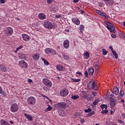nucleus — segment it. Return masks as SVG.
I'll return each instance as SVG.
<instances>
[{"mask_svg":"<svg viewBox=\"0 0 125 125\" xmlns=\"http://www.w3.org/2000/svg\"><path fill=\"white\" fill-rule=\"evenodd\" d=\"M66 105H67V104L64 102L59 103L55 105L56 107L58 109V110H61L60 116L62 117H65V116H66V114H65L63 111V110L66 108Z\"/></svg>","mask_w":125,"mask_h":125,"instance_id":"1","label":"nucleus"},{"mask_svg":"<svg viewBox=\"0 0 125 125\" xmlns=\"http://www.w3.org/2000/svg\"><path fill=\"white\" fill-rule=\"evenodd\" d=\"M87 85L89 89H94V90H98V86L95 84V81H94L93 79H92L89 82Z\"/></svg>","mask_w":125,"mask_h":125,"instance_id":"2","label":"nucleus"},{"mask_svg":"<svg viewBox=\"0 0 125 125\" xmlns=\"http://www.w3.org/2000/svg\"><path fill=\"white\" fill-rule=\"evenodd\" d=\"M19 110V106L17 104H13L10 106V111L12 113H16Z\"/></svg>","mask_w":125,"mask_h":125,"instance_id":"3","label":"nucleus"},{"mask_svg":"<svg viewBox=\"0 0 125 125\" xmlns=\"http://www.w3.org/2000/svg\"><path fill=\"white\" fill-rule=\"evenodd\" d=\"M27 103L31 106L36 104V98L33 96L29 97L27 99Z\"/></svg>","mask_w":125,"mask_h":125,"instance_id":"4","label":"nucleus"},{"mask_svg":"<svg viewBox=\"0 0 125 125\" xmlns=\"http://www.w3.org/2000/svg\"><path fill=\"white\" fill-rule=\"evenodd\" d=\"M43 84L47 87H51L52 86V82L50 80L47 79V78H43L42 81Z\"/></svg>","mask_w":125,"mask_h":125,"instance_id":"5","label":"nucleus"},{"mask_svg":"<svg viewBox=\"0 0 125 125\" xmlns=\"http://www.w3.org/2000/svg\"><path fill=\"white\" fill-rule=\"evenodd\" d=\"M44 52L46 54H51V55H55L56 54V51L50 48H46L44 49Z\"/></svg>","mask_w":125,"mask_h":125,"instance_id":"6","label":"nucleus"},{"mask_svg":"<svg viewBox=\"0 0 125 125\" xmlns=\"http://www.w3.org/2000/svg\"><path fill=\"white\" fill-rule=\"evenodd\" d=\"M5 36H11L13 34V29L10 27H7L4 30Z\"/></svg>","mask_w":125,"mask_h":125,"instance_id":"7","label":"nucleus"},{"mask_svg":"<svg viewBox=\"0 0 125 125\" xmlns=\"http://www.w3.org/2000/svg\"><path fill=\"white\" fill-rule=\"evenodd\" d=\"M60 93L63 97H66L68 94H69V91L68 89L64 88H62L60 92Z\"/></svg>","mask_w":125,"mask_h":125,"instance_id":"8","label":"nucleus"},{"mask_svg":"<svg viewBox=\"0 0 125 125\" xmlns=\"http://www.w3.org/2000/svg\"><path fill=\"white\" fill-rule=\"evenodd\" d=\"M101 108L103 110L101 112L102 114H107L108 113V106L107 104H103L101 105Z\"/></svg>","mask_w":125,"mask_h":125,"instance_id":"9","label":"nucleus"},{"mask_svg":"<svg viewBox=\"0 0 125 125\" xmlns=\"http://www.w3.org/2000/svg\"><path fill=\"white\" fill-rule=\"evenodd\" d=\"M19 65L21 68L27 69L28 68V63L24 61H21L19 62Z\"/></svg>","mask_w":125,"mask_h":125,"instance_id":"10","label":"nucleus"},{"mask_svg":"<svg viewBox=\"0 0 125 125\" xmlns=\"http://www.w3.org/2000/svg\"><path fill=\"white\" fill-rule=\"evenodd\" d=\"M44 26L46 29H52V28H53L52 23L48 21H45L44 22Z\"/></svg>","mask_w":125,"mask_h":125,"instance_id":"11","label":"nucleus"},{"mask_svg":"<svg viewBox=\"0 0 125 125\" xmlns=\"http://www.w3.org/2000/svg\"><path fill=\"white\" fill-rule=\"evenodd\" d=\"M72 22L73 23L75 24V25H77V26H79L80 24L81 23V21H80V20L77 18H74L71 19Z\"/></svg>","mask_w":125,"mask_h":125,"instance_id":"12","label":"nucleus"},{"mask_svg":"<svg viewBox=\"0 0 125 125\" xmlns=\"http://www.w3.org/2000/svg\"><path fill=\"white\" fill-rule=\"evenodd\" d=\"M38 18L40 20H45L46 19V16L44 13H40L38 14Z\"/></svg>","mask_w":125,"mask_h":125,"instance_id":"13","label":"nucleus"},{"mask_svg":"<svg viewBox=\"0 0 125 125\" xmlns=\"http://www.w3.org/2000/svg\"><path fill=\"white\" fill-rule=\"evenodd\" d=\"M21 37L23 40V41H24V42H28V41L30 40V36L25 34H22L21 35Z\"/></svg>","mask_w":125,"mask_h":125,"instance_id":"14","label":"nucleus"},{"mask_svg":"<svg viewBox=\"0 0 125 125\" xmlns=\"http://www.w3.org/2000/svg\"><path fill=\"white\" fill-rule=\"evenodd\" d=\"M63 46L66 49L69 48V46H70V41L68 40L64 41L63 42Z\"/></svg>","mask_w":125,"mask_h":125,"instance_id":"15","label":"nucleus"},{"mask_svg":"<svg viewBox=\"0 0 125 125\" xmlns=\"http://www.w3.org/2000/svg\"><path fill=\"white\" fill-rule=\"evenodd\" d=\"M106 28L111 33H113V34H115V33H116V30H115V27L113 24L110 26H106Z\"/></svg>","mask_w":125,"mask_h":125,"instance_id":"16","label":"nucleus"},{"mask_svg":"<svg viewBox=\"0 0 125 125\" xmlns=\"http://www.w3.org/2000/svg\"><path fill=\"white\" fill-rule=\"evenodd\" d=\"M0 69L1 71L2 72H7V68L6 67V66L5 65H3V64H0Z\"/></svg>","mask_w":125,"mask_h":125,"instance_id":"17","label":"nucleus"},{"mask_svg":"<svg viewBox=\"0 0 125 125\" xmlns=\"http://www.w3.org/2000/svg\"><path fill=\"white\" fill-rule=\"evenodd\" d=\"M62 56L64 60H69V59H70V57H69L67 53H62Z\"/></svg>","mask_w":125,"mask_h":125,"instance_id":"18","label":"nucleus"},{"mask_svg":"<svg viewBox=\"0 0 125 125\" xmlns=\"http://www.w3.org/2000/svg\"><path fill=\"white\" fill-rule=\"evenodd\" d=\"M56 68L58 71H65V68L61 64H58L56 66Z\"/></svg>","mask_w":125,"mask_h":125,"instance_id":"19","label":"nucleus"},{"mask_svg":"<svg viewBox=\"0 0 125 125\" xmlns=\"http://www.w3.org/2000/svg\"><path fill=\"white\" fill-rule=\"evenodd\" d=\"M0 94L3 96V97H6V93L2 90V88L0 86Z\"/></svg>","mask_w":125,"mask_h":125,"instance_id":"20","label":"nucleus"},{"mask_svg":"<svg viewBox=\"0 0 125 125\" xmlns=\"http://www.w3.org/2000/svg\"><path fill=\"white\" fill-rule=\"evenodd\" d=\"M0 123L1 125H10L7 121L4 119H1L0 121Z\"/></svg>","mask_w":125,"mask_h":125,"instance_id":"21","label":"nucleus"},{"mask_svg":"<svg viewBox=\"0 0 125 125\" xmlns=\"http://www.w3.org/2000/svg\"><path fill=\"white\" fill-rule=\"evenodd\" d=\"M113 91L115 95H119V88H118V87L114 86L113 88Z\"/></svg>","mask_w":125,"mask_h":125,"instance_id":"22","label":"nucleus"},{"mask_svg":"<svg viewBox=\"0 0 125 125\" xmlns=\"http://www.w3.org/2000/svg\"><path fill=\"white\" fill-rule=\"evenodd\" d=\"M24 116H25V117L27 119V120H29V121H33V117L30 116V115L27 114V113H24Z\"/></svg>","mask_w":125,"mask_h":125,"instance_id":"23","label":"nucleus"},{"mask_svg":"<svg viewBox=\"0 0 125 125\" xmlns=\"http://www.w3.org/2000/svg\"><path fill=\"white\" fill-rule=\"evenodd\" d=\"M19 57L20 58V59H23V60H26V54H20L19 55Z\"/></svg>","mask_w":125,"mask_h":125,"instance_id":"24","label":"nucleus"},{"mask_svg":"<svg viewBox=\"0 0 125 125\" xmlns=\"http://www.w3.org/2000/svg\"><path fill=\"white\" fill-rule=\"evenodd\" d=\"M33 59L34 60H39L40 59V54L39 53H36L33 56Z\"/></svg>","mask_w":125,"mask_h":125,"instance_id":"25","label":"nucleus"},{"mask_svg":"<svg viewBox=\"0 0 125 125\" xmlns=\"http://www.w3.org/2000/svg\"><path fill=\"white\" fill-rule=\"evenodd\" d=\"M41 59L42 60V61H43V62H44V65H45L46 66H48V65H49V62H48V61H47V60H45V59L43 58H41Z\"/></svg>","mask_w":125,"mask_h":125,"instance_id":"26","label":"nucleus"},{"mask_svg":"<svg viewBox=\"0 0 125 125\" xmlns=\"http://www.w3.org/2000/svg\"><path fill=\"white\" fill-rule=\"evenodd\" d=\"M88 72L90 76H92V75H93V73H94V69L92 67L89 68Z\"/></svg>","mask_w":125,"mask_h":125,"instance_id":"27","label":"nucleus"},{"mask_svg":"<svg viewBox=\"0 0 125 125\" xmlns=\"http://www.w3.org/2000/svg\"><path fill=\"white\" fill-rule=\"evenodd\" d=\"M51 110H52V106H50V105H48V107L45 109V112H49Z\"/></svg>","mask_w":125,"mask_h":125,"instance_id":"28","label":"nucleus"},{"mask_svg":"<svg viewBox=\"0 0 125 125\" xmlns=\"http://www.w3.org/2000/svg\"><path fill=\"white\" fill-rule=\"evenodd\" d=\"M84 59H88L89 58V53L86 52L84 53Z\"/></svg>","mask_w":125,"mask_h":125,"instance_id":"29","label":"nucleus"},{"mask_svg":"<svg viewBox=\"0 0 125 125\" xmlns=\"http://www.w3.org/2000/svg\"><path fill=\"white\" fill-rule=\"evenodd\" d=\"M84 30V26H83V25H80L79 27V30L80 31L81 33H83Z\"/></svg>","mask_w":125,"mask_h":125,"instance_id":"30","label":"nucleus"},{"mask_svg":"<svg viewBox=\"0 0 125 125\" xmlns=\"http://www.w3.org/2000/svg\"><path fill=\"white\" fill-rule=\"evenodd\" d=\"M95 114V112L94 111H90L89 113H88L86 115L87 117H91V116H93V115Z\"/></svg>","mask_w":125,"mask_h":125,"instance_id":"31","label":"nucleus"},{"mask_svg":"<svg viewBox=\"0 0 125 125\" xmlns=\"http://www.w3.org/2000/svg\"><path fill=\"white\" fill-rule=\"evenodd\" d=\"M71 80L73 81L74 83H79V82H81V79H74V78H71Z\"/></svg>","mask_w":125,"mask_h":125,"instance_id":"32","label":"nucleus"},{"mask_svg":"<svg viewBox=\"0 0 125 125\" xmlns=\"http://www.w3.org/2000/svg\"><path fill=\"white\" fill-rule=\"evenodd\" d=\"M79 98H80L79 96L72 95L71 96V99H73V100H77V99H79Z\"/></svg>","mask_w":125,"mask_h":125,"instance_id":"33","label":"nucleus"},{"mask_svg":"<svg viewBox=\"0 0 125 125\" xmlns=\"http://www.w3.org/2000/svg\"><path fill=\"white\" fill-rule=\"evenodd\" d=\"M96 12L99 14V15H100L101 16H102V15H103V14L104 13L100 11L99 10H96Z\"/></svg>","mask_w":125,"mask_h":125,"instance_id":"34","label":"nucleus"},{"mask_svg":"<svg viewBox=\"0 0 125 125\" xmlns=\"http://www.w3.org/2000/svg\"><path fill=\"white\" fill-rule=\"evenodd\" d=\"M104 23L105 25H107V27H111V26L113 25V24L111 23V22L106 21H104Z\"/></svg>","mask_w":125,"mask_h":125,"instance_id":"35","label":"nucleus"},{"mask_svg":"<svg viewBox=\"0 0 125 125\" xmlns=\"http://www.w3.org/2000/svg\"><path fill=\"white\" fill-rule=\"evenodd\" d=\"M112 53L114 55L115 58L118 59V54H117V52L116 51H112Z\"/></svg>","mask_w":125,"mask_h":125,"instance_id":"36","label":"nucleus"},{"mask_svg":"<svg viewBox=\"0 0 125 125\" xmlns=\"http://www.w3.org/2000/svg\"><path fill=\"white\" fill-rule=\"evenodd\" d=\"M103 55H107V53H108V51L106 50L105 49H103Z\"/></svg>","mask_w":125,"mask_h":125,"instance_id":"37","label":"nucleus"},{"mask_svg":"<svg viewBox=\"0 0 125 125\" xmlns=\"http://www.w3.org/2000/svg\"><path fill=\"white\" fill-rule=\"evenodd\" d=\"M21 48H23V46L20 45V46H19V47H17L16 48V50L15 51V53H16V52H17V51H18V50L21 49Z\"/></svg>","mask_w":125,"mask_h":125,"instance_id":"38","label":"nucleus"},{"mask_svg":"<svg viewBox=\"0 0 125 125\" xmlns=\"http://www.w3.org/2000/svg\"><path fill=\"white\" fill-rule=\"evenodd\" d=\"M91 111H92V109L90 108H88V109L84 110L85 113H89L90 112H91Z\"/></svg>","mask_w":125,"mask_h":125,"instance_id":"39","label":"nucleus"},{"mask_svg":"<svg viewBox=\"0 0 125 125\" xmlns=\"http://www.w3.org/2000/svg\"><path fill=\"white\" fill-rule=\"evenodd\" d=\"M102 16H103L104 17L105 19H108L109 18V16H108V15H107V14H106V13H104V14H103V15Z\"/></svg>","mask_w":125,"mask_h":125,"instance_id":"40","label":"nucleus"},{"mask_svg":"<svg viewBox=\"0 0 125 125\" xmlns=\"http://www.w3.org/2000/svg\"><path fill=\"white\" fill-rule=\"evenodd\" d=\"M46 0L47 3H48V4H51V3H52V1H53V0Z\"/></svg>","mask_w":125,"mask_h":125,"instance_id":"41","label":"nucleus"},{"mask_svg":"<svg viewBox=\"0 0 125 125\" xmlns=\"http://www.w3.org/2000/svg\"><path fill=\"white\" fill-rule=\"evenodd\" d=\"M110 105L111 107H115V106H116V102H113V103H110Z\"/></svg>","mask_w":125,"mask_h":125,"instance_id":"42","label":"nucleus"},{"mask_svg":"<svg viewBox=\"0 0 125 125\" xmlns=\"http://www.w3.org/2000/svg\"><path fill=\"white\" fill-rule=\"evenodd\" d=\"M43 90H45L46 91H47V90H49V88H48V87L45 86L43 87Z\"/></svg>","mask_w":125,"mask_h":125,"instance_id":"43","label":"nucleus"},{"mask_svg":"<svg viewBox=\"0 0 125 125\" xmlns=\"http://www.w3.org/2000/svg\"><path fill=\"white\" fill-rule=\"evenodd\" d=\"M109 101L110 103L116 102V100L113 99V98H110L109 99Z\"/></svg>","mask_w":125,"mask_h":125,"instance_id":"44","label":"nucleus"},{"mask_svg":"<svg viewBox=\"0 0 125 125\" xmlns=\"http://www.w3.org/2000/svg\"><path fill=\"white\" fill-rule=\"evenodd\" d=\"M125 94V92H124V91L123 90H120V95L123 97L124 96Z\"/></svg>","mask_w":125,"mask_h":125,"instance_id":"45","label":"nucleus"},{"mask_svg":"<svg viewBox=\"0 0 125 125\" xmlns=\"http://www.w3.org/2000/svg\"><path fill=\"white\" fill-rule=\"evenodd\" d=\"M119 36L121 38H125V35L124 33H119Z\"/></svg>","mask_w":125,"mask_h":125,"instance_id":"46","label":"nucleus"},{"mask_svg":"<svg viewBox=\"0 0 125 125\" xmlns=\"http://www.w3.org/2000/svg\"><path fill=\"white\" fill-rule=\"evenodd\" d=\"M76 77H78V75H80V76H83V73H82L81 72L79 71L76 73Z\"/></svg>","mask_w":125,"mask_h":125,"instance_id":"47","label":"nucleus"},{"mask_svg":"<svg viewBox=\"0 0 125 125\" xmlns=\"http://www.w3.org/2000/svg\"><path fill=\"white\" fill-rule=\"evenodd\" d=\"M98 104V101H95L94 102H93V104L94 105V106H96Z\"/></svg>","mask_w":125,"mask_h":125,"instance_id":"48","label":"nucleus"},{"mask_svg":"<svg viewBox=\"0 0 125 125\" xmlns=\"http://www.w3.org/2000/svg\"><path fill=\"white\" fill-rule=\"evenodd\" d=\"M84 75L86 78H88V73L87 72V71H85L84 72Z\"/></svg>","mask_w":125,"mask_h":125,"instance_id":"49","label":"nucleus"},{"mask_svg":"<svg viewBox=\"0 0 125 125\" xmlns=\"http://www.w3.org/2000/svg\"><path fill=\"white\" fill-rule=\"evenodd\" d=\"M111 38H113V39H116V38H117V36L114 34H111Z\"/></svg>","mask_w":125,"mask_h":125,"instance_id":"50","label":"nucleus"},{"mask_svg":"<svg viewBox=\"0 0 125 125\" xmlns=\"http://www.w3.org/2000/svg\"><path fill=\"white\" fill-rule=\"evenodd\" d=\"M55 17L56 18H61V17H62V16H61V15H56Z\"/></svg>","mask_w":125,"mask_h":125,"instance_id":"51","label":"nucleus"},{"mask_svg":"<svg viewBox=\"0 0 125 125\" xmlns=\"http://www.w3.org/2000/svg\"><path fill=\"white\" fill-rule=\"evenodd\" d=\"M118 122L119 124H125V122L123 120H118Z\"/></svg>","mask_w":125,"mask_h":125,"instance_id":"52","label":"nucleus"},{"mask_svg":"<svg viewBox=\"0 0 125 125\" xmlns=\"http://www.w3.org/2000/svg\"><path fill=\"white\" fill-rule=\"evenodd\" d=\"M95 67H96V69L97 70H98V69H99V64H96L95 65Z\"/></svg>","mask_w":125,"mask_h":125,"instance_id":"53","label":"nucleus"},{"mask_svg":"<svg viewBox=\"0 0 125 125\" xmlns=\"http://www.w3.org/2000/svg\"><path fill=\"white\" fill-rule=\"evenodd\" d=\"M5 0H0V3H4Z\"/></svg>","mask_w":125,"mask_h":125,"instance_id":"54","label":"nucleus"},{"mask_svg":"<svg viewBox=\"0 0 125 125\" xmlns=\"http://www.w3.org/2000/svg\"><path fill=\"white\" fill-rule=\"evenodd\" d=\"M85 98H86V99H87V100H90V98H89V96H88V95L85 96Z\"/></svg>","mask_w":125,"mask_h":125,"instance_id":"55","label":"nucleus"},{"mask_svg":"<svg viewBox=\"0 0 125 125\" xmlns=\"http://www.w3.org/2000/svg\"><path fill=\"white\" fill-rule=\"evenodd\" d=\"M92 94H93V95L94 96H96V92H94V91H92Z\"/></svg>","mask_w":125,"mask_h":125,"instance_id":"56","label":"nucleus"},{"mask_svg":"<svg viewBox=\"0 0 125 125\" xmlns=\"http://www.w3.org/2000/svg\"><path fill=\"white\" fill-rule=\"evenodd\" d=\"M79 1H80V0H73V2H75V3L79 2Z\"/></svg>","mask_w":125,"mask_h":125,"instance_id":"57","label":"nucleus"},{"mask_svg":"<svg viewBox=\"0 0 125 125\" xmlns=\"http://www.w3.org/2000/svg\"><path fill=\"white\" fill-rule=\"evenodd\" d=\"M109 49H111L112 52H113V51H114L113 50V47L112 46H110L109 47Z\"/></svg>","mask_w":125,"mask_h":125,"instance_id":"58","label":"nucleus"},{"mask_svg":"<svg viewBox=\"0 0 125 125\" xmlns=\"http://www.w3.org/2000/svg\"><path fill=\"white\" fill-rule=\"evenodd\" d=\"M32 82H33V81H32L31 79H28V83H32Z\"/></svg>","mask_w":125,"mask_h":125,"instance_id":"59","label":"nucleus"},{"mask_svg":"<svg viewBox=\"0 0 125 125\" xmlns=\"http://www.w3.org/2000/svg\"><path fill=\"white\" fill-rule=\"evenodd\" d=\"M81 124H83V123H84V119H82L81 120Z\"/></svg>","mask_w":125,"mask_h":125,"instance_id":"60","label":"nucleus"},{"mask_svg":"<svg viewBox=\"0 0 125 125\" xmlns=\"http://www.w3.org/2000/svg\"><path fill=\"white\" fill-rule=\"evenodd\" d=\"M110 115H114V111L113 110L110 111Z\"/></svg>","mask_w":125,"mask_h":125,"instance_id":"61","label":"nucleus"},{"mask_svg":"<svg viewBox=\"0 0 125 125\" xmlns=\"http://www.w3.org/2000/svg\"><path fill=\"white\" fill-rule=\"evenodd\" d=\"M121 102H122V103H125V100L122 99L121 100Z\"/></svg>","mask_w":125,"mask_h":125,"instance_id":"62","label":"nucleus"},{"mask_svg":"<svg viewBox=\"0 0 125 125\" xmlns=\"http://www.w3.org/2000/svg\"><path fill=\"white\" fill-rule=\"evenodd\" d=\"M122 118H125V114L123 113L122 115Z\"/></svg>","mask_w":125,"mask_h":125,"instance_id":"63","label":"nucleus"},{"mask_svg":"<svg viewBox=\"0 0 125 125\" xmlns=\"http://www.w3.org/2000/svg\"><path fill=\"white\" fill-rule=\"evenodd\" d=\"M10 124H14V122H13V121L12 120L10 121Z\"/></svg>","mask_w":125,"mask_h":125,"instance_id":"64","label":"nucleus"}]
</instances>
